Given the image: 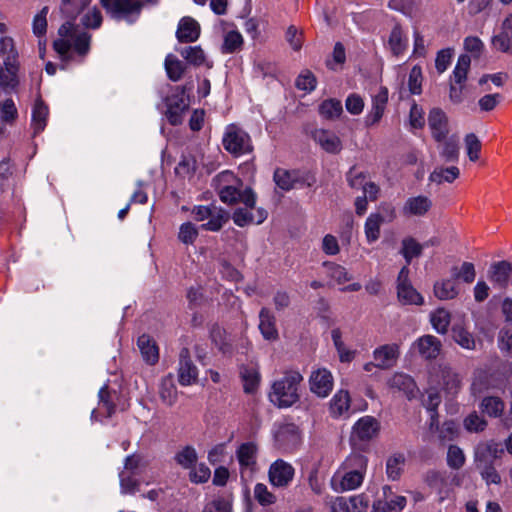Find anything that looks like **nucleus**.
I'll list each match as a JSON object with an SVG mask.
<instances>
[{
  "mask_svg": "<svg viewBox=\"0 0 512 512\" xmlns=\"http://www.w3.org/2000/svg\"><path fill=\"white\" fill-rule=\"evenodd\" d=\"M302 380L299 372L287 371L281 379L272 384L270 401L279 408L292 406L299 400L298 387Z\"/></svg>",
  "mask_w": 512,
  "mask_h": 512,
  "instance_id": "nucleus-1",
  "label": "nucleus"
},
{
  "mask_svg": "<svg viewBox=\"0 0 512 512\" xmlns=\"http://www.w3.org/2000/svg\"><path fill=\"white\" fill-rule=\"evenodd\" d=\"M497 453L498 446L493 443L480 444L475 450V465L487 485L501 483V476L492 465V461L497 457Z\"/></svg>",
  "mask_w": 512,
  "mask_h": 512,
  "instance_id": "nucleus-2",
  "label": "nucleus"
},
{
  "mask_svg": "<svg viewBox=\"0 0 512 512\" xmlns=\"http://www.w3.org/2000/svg\"><path fill=\"white\" fill-rule=\"evenodd\" d=\"M432 138L441 159L446 163L457 162L460 155V139L451 130H432Z\"/></svg>",
  "mask_w": 512,
  "mask_h": 512,
  "instance_id": "nucleus-3",
  "label": "nucleus"
},
{
  "mask_svg": "<svg viewBox=\"0 0 512 512\" xmlns=\"http://www.w3.org/2000/svg\"><path fill=\"white\" fill-rule=\"evenodd\" d=\"M101 4L113 18L133 23L144 6V0H101Z\"/></svg>",
  "mask_w": 512,
  "mask_h": 512,
  "instance_id": "nucleus-4",
  "label": "nucleus"
},
{
  "mask_svg": "<svg viewBox=\"0 0 512 512\" xmlns=\"http://www.w3.org/2000/svg\"><path fill=\"white\" fill-rule=\"evenodd\" d=\"M380 422L372 416L361 417L352 427L350 443L353 447L361 446L376 438L380 432Z\"/></svg>",
  "mask_w": 512,
  "mask_h": 512,
  "instance_id": "nucleus-5",
  "label": "nucleus"
},
{
  "mask_svg": "<svg viewBox=\"0 0 512 512\" xmlns=\"http://www.w3.org/2000/svg\"><path fill=\"white\" fill-rule=\"evenodd\" d=\"M409 268L403 266L397 277V298L402 305H422L424 299L412 286L409 279Z\"/></svg>",
  "mask_w": 512,
  "mask_h": 512,
  "instance_id": "nucleus-6",
  "label": "nucleus"
},
{
  "mask_svg": "<svg viewBox=\"0 0 512 512\" xmlns=\"http://www.w3.org/2000/svg\"><path fill=\"white\" fill-rule=\"evenodd\" d=\"M219 198L228 205H235L242 202L245 206L254 208L256 204V194L247 187L243 191L233 185H225L218 191Z\"/></svg>",
  "mask_w": 512,
  "mask_h": 512,
  "instance_id": "nucleus-7",
  "label": "nucleus"
},
{
  "mask_svg": "<svg viewBox=\"0 0 512 512\" xmlns=\"http://www.w3.org/2000/svg\"><path fill=\"white\" fill-rule=\"evenodd\" d=\"M224 148L234 155L252 151L249 135L245 130H229L223 137Z\"/></svg>",
  "mask_w": 512,
  "mask_h": 512,
  "instance_id": "nucleus-8",
  "label": "nucleus"
},
{
  "mask_svg": "<svg viewBox=\"0 0 512 512\" xmlns=\"http://www.w3.org/2000/svg\"><path fill=\"white\" fill-rule=\"evenodd\" d=\"M198 380V369L194 365L188 348L181 349L179 354L178 382L182 386H189Z\"/></svg>",
  "mask_w": 512,
  "mask_h": 512,
  "instance_id": "nucleus-9",
  "label": "nucleus"
},
{
  "mask_svg": "<svg viewBox=\"0 0 512 512\" xmlns=\"http://www.w3.org/2000/svg\"><path fill=\"white\" fill-rule=\"evenodd\" d=\"M268 476L275 487H286L293 480L294 468L291 464L278 459L270 465Z\"/></svg>",
  "mask_w": 512,
  "mask_h": 512,
  "instance_id": "nucleus-10",
  "label": "nucleus"
},
{
  "mask_svg": "<svg viewBox=\"0 0 512 512\" xmlns=\"http://www.w3.org/2000/svg\"><path fill=\"white\" fill-rule=\"evenodd\" d=\"M444 390L450 395H456L461 389L462 380L460 375L448 364H439L435 369Z\"/></svg>",
  "mask_w": 512,
  "mask_h": 512,
  "instance_id": "nucleus-11",
  "label": "nucleus"
},
{
  "mask_svg": "<svg viewBox=\"0 0 512 512\" xmlns=\"http://www.w3.org/2000/svg\"><path fill=\"white\" fill-rule=\"evenodd\" d=\"M363 474L339 470L331 479V487L335 492H343L358 488L363 480Z\"/></svg>",
  "mask_w": 512,
  "mask_h": 512,
  "instance_id": "nucleus-12",
  "label": "nucleus"
},
{
  "mask_svg": "<svg viewBox=\"0 0 512 512\" xmlns=\"http://www.w3.org/2000/svg\"><path fill=\"white\" fill-rule=\"evenodd\" d=\"M512 274V263L507 260L494 262L488 269V279L495 287L506 289Z\"/></svg>",
  "mask_w": 512,
  "mask_h": 512,
  "instance_id": "nucleus-13",
  "label": "nucleus"
},
{
  "mask_svg": "<svg viewBox=\"0 0 512 512\" xmlns=\"http://www.w3.org/2000/svg\"><path fill=\"white\" fill-rule=\"evenodd\" d=\"M388 103V89L381 86L378 92L372 96L371 110L366 116V125L374 126L379 123Z\"/></svg>",
  "mask_w": 512,
  "mask_h": 512,
  "instance_id": "nucleus-14",
  "label": "nucleus"
},
{
  "mask_svg": "<svg viewBox=\"0 0 512 512\" xmlns=\"http://www.w3.org/2000/svg\"><path fill=\"white\" fill-rule=\"evenodd\" d=\"M311 137L328 153H339L342 149L340 138L332 130H311Z\"/></svg>",
  "mask_w": 512,
  "mask_h": 512,
  "instance_id": "nucleus-15",
  "label": "nucleus"
},
{
  "mask_svg": "<svg viewBox=\"0 0 512 512\" xmlns=\"http://www.w3.org/2000/svg\"><path fill=\"white\" fill-rule=\"evenodd\" d=\"M311 391L320 397H326L333 386V377L326 369H319L310 376Z\"/></svg>",
  "mask_w": 512,
  "mask_h": 512,
  "instance_id": "nucleus-16",
  "label": "nucleus"
},
{
  "mask_svg": "<svg viewBox=\"0 0 512 512\" xmlns=\"http://www.w3.org/2000/svg\"><path fill=\"white\" fill-rule=\"evenodd\" d=\"M200 36V26L191 17H183L176 31V37L180 43L195 42Z\"/></svg>",
  "mask_w": 512,
  "mask_h": 512,
  "instance_id": "nucleus-17",
  "label": "nucleus"
},
{
  "mask_svg": "<svg viewBox=\"0 0 512 512\" xmlns=\"http://www.w3.org/2000/svg\"><path fill=\"white\" fill-rule=\"evenodd\" d=\"M399 356V347L396 344L383 345L374 351L375 365L380 369H389L394 366Z\"/></svg>",
  "mask_w": 512,
  "mask_h": 512,
  "instance_id": "nucleus-18",
  "label": "nucleus"
},
{
  "mask_svg": "<svg viewBox=\"0 0 512 512\" xmlns=\"http://www.w3.org/2000/svg\"><path fill=\"white\" fill-rule=\"evenodd\" d=\"M415 347L425 359H435L441 351V341L432 335H424L415 342Z\"/></svg>",
  "mask_w": 512,
  "mask_h": 512,
  "instance_id": "nucleus-19",
  "label": "nucleus"
},
{
  "mask_svg": "<svg viewBox=\"0 0 512 512\" xmlns=\"http://www.w3.org/2000/svg\"><path fill=\"white\" fill-rule=\"evenodd\" d=\"M251 207L238 208L233 213L232 219L234 223L239 227H244L252 223L261 224L267 218V211L259 208L257 209V215L254 216L250 211Z\"/></svg>",
  "mask_w": 512,
  "mask_h": 512,
  "instance_id": "nucleus-20",
  "label": "nucleus"
},
{
  "mask_svg": "<svg viewBox=\"0 0 512 512\" xmlns=\"http://www.w3.org/2000/svg\"><path fill=\"white\" fill-rule=\"evenodd\" d=\"M432 207V201L427 196L410 197L403 206V214L409 216H424Z\"/></svg>",
  "mask_w": 512,
  "mask_h": 512,
  "instance_id": "nucleus-21",
  "label": "nucleus"
},
{
  "mask_svg": "<svg viewBox=\"0 0 512 512\" xmlns=\"http://www.w3.org/2000/svg\"><path fill=\"white\" fill-rule=\"evenodd\" d=\"M166 105V117L168 118L169 124L172 126L181 125L182 113L187 109L188 106L183 97H168L166 99Z\"/></svg>",
  "mask_w": 512,
  "mask_h": 512,
  "instance_id": "nucleus-22",
  "label": "nucleus"
},
{
  "mask_svg": "<svg viewBox=\"0 0 512 512\" xmlns=\"http://www.w3.org/2000/svg\"><path fill=\"white\" fill-rule=\"evenodd\" d=\"M273 178L276 185L284 191L294 189L299 183L303 182L298 171H289L281 168L275 170Z\"/></svg>",
  "mask_w": 512,
  "mask_h": 512,
  "instance_id": "nucleus-23",
  "label": "nucleus"
},
{
  "mask_svg": "<svg viewBox=\"0 0 512 512\" xmlns=\"http://www.w3.org/2000/svg\"><path fill=\"white\" fill-rule=\"evenodd\" d=\"M460 176V169L457 166H437L429 175V181L437 185L453 183Z\"/></svg>",
  "mask_w": 512,
  "mask_h": 512,
  "instance_id": "nucleus-24",
  "label": "nucleus"
},
{
  "mask_svg": "<svg viewBox=\"0 0 512 512\" xmlns=\"http://www.w3.org/2000/svg\"><path fill=\"white\" fill-rule=\"evenodd\" d=\"M391 388L403 392L407 398L411 399L417 391L416 383L413 378L407 374L396 373L389 381Z\"/></svg>",
  "mask_w": 512,
  "mask_h": 512,
  "instance_id": "nucleus-25",
  "label": "nucleus"
},
{
  "mask_svg": "<svg viewBox=\"0 0 512 512\" xmlns=\"http://www.w3.org/2000/svg\"><path fill=\"white\" fill-rule=\"evenodd\" d=\"M138 347L144 361L150 365L155 364L159 359L158 347L155 341L147 334H143L138 338Z\"/></svg>",
  "mask_w": 512,
  "mask_h": 512,
  "instance_id": "nucleus-26",
  "label": "nucleus"
},
{
  "mask_svg": "<svg viewBox=\"0 0 512 512\" xmlns=\"http://www.w3.org/2000/svg\"><path fill=\"white\" fill-rule=\"evenodd\" d=\"M164 67L168 78L173 82L179 81L187 70V64L171 53L166 56Z\"/></svg>",
  "mask_w": 512,
  "mask_h": 512,
  "instance_id": "nucleus-27",
  "label": "nucleus"
},
{
  "mask_svg": "<svg viewBox=\"0 0 512 512\" xmlns=\"http://www.w3.org/2000/svg\"><path fill=\"white\" fill-rule=\"evenodd\" d=\"M406 505V498L401 495H394L380 499L373 504V512H400Z\"/></svg>",
  "mask_w": 512,
  "mask_h": 512,
  "instance_id": "nucleus-28",
  "label": "nucleus"
},
{
  "mask_svg": "<svg viewBox=\"0 0 512 512\" xmlns=\"http://www.w3.org/2000/svg\"><path fill=\"white\" fill-rule=\"evenodd\" d=\"M259 329L267 340H276L278 331L275 327V318L267 308H262L259 314Z\"/></svg>",
  "mask_w": 512,
  "mask_h": 512,
  "instance_id": "nucleus-29",
  "label": "nucleus"
},
{
  "mask_svg": "<svg viewBox=\"0 0 512 512\" xmlns=\"http://www.w3.org/2000/svg\"><path fill=\"white\" fill-rule=\"evenodd\" d=\"M459 294V288L456 281L444 279L434 284V295L440 300L454 299Z\"/></svg>",
  "mask_w": 512,
  "mask_h": 512,
  "instance_id": "nucleus-30",
  "label": "nucleus"
},
{
  "mask_svg": "<svg viewBox=\"0 0 512 512\" xmlns=\"http://www.w3.org/2000/svg\"><path fill=\"white\" fill-rule=\"evenodd\" d=\"M257 451V445L253 442L241 444L236 452L240 466L252 468L256 464Z\"/></svg>",
  "mask_w": 512,
  "mask_h": 512,
  "instance_id": "nucleus-31",
  "label": "nucleus"
},
{
  "mask_svg": "<svg viewBox=\"0 0 512 512\" xmlns=\"http://www.w3.org/2000/svg\"><path fill=\"white\" fill-rule=\"evenodd\" d=\"M382 213H372L365 222V235L369 243L375 242L380 237V227L385 222Z\"/></svg>",
  "mask_w": 512,
  "mask_h": 512,
  "instance_id": "nucleus-32",
  "label": "nucleus"
},
{
  "mask_svg": "<svg viewBox=\"0 0 512 512\" xmlns=\"http://www.w3.org/2000/svg\"><path fill=\"white\" fill-rule=\"evenodd\" d=\"M504 408V402L497 396L484 397L479 404L480 411L492 418L500 417Z\"/></svg>",
  "mask_w": 512,
  "mask_h": 512,
  "instance_id": "nucleus-33",
  "label": "nucleus"
},
{
  "mask_svg": "<svg viewBox=\"0 0 512 512\" xmlns=\"http://www.w3.org/2000/svg\"><path fill=\"white\" fill-rule=\"evenodd\" d=\"M423 246L413 237H406L401 241L400 254L404 257L406 265L411 263L413 258L420 257L422 255Z\"/></svg>",
  "mask_w": 512,
  "mask_h": 512,
  "instance_id": "nucleus-34",
  "label": "nucleus"
},
{
  "mask_svg": "<svg viewBox=\"0 0 512 512\" xmlns=\"http://www.w3.org/2000/svg\"><path fill=\"white\" fill-rule=\"evenodd\" d=\"M368 465L366 456L360 453H351L342 463L341 471H352L365 475Z\"/></svg>",
  "mask_w": 512,
  "mask_h": 512,
  "instance_id": "nucleus-35",
  "label": "nucleus"
},
{
  "mask_svg": "<svg viewBox=\"0 0 512 512\" xmlns=\"http://www.w3.org/2000/svg\"><path fill=\"white\" fill-rule=\"evenodd\" d=\"M452 338L462 348L467 350L476 349V340L472 333L461 325H454L452 327Z\"/></svg>",
  "mask_w": 512,
  "mask_h": 512,
  "instance_id": "nucleus-36",
  "label": "nucleus"
},
{
  "mask_svg": "<svg viewBox=\"0 0 512 512\" xmlns=\"http://www.w3.org/2000/svg\"><path fill=\"white\" fill-rule=\"evenodd\" d=\"M182 58L186 61V64L193 66H200L205 63L206 56L200 46H187L183 48L175 49Z\"/></svg>",
  "mask_w": 512,
  "mask_h": 512,
  "instance_id": "nucleus-37",
  "label": "nucleus"
},
{
  "mask_svg": "<svg viewBox=\"0 0 512 512\" xmlns=\"http://www.w3.org/2000/svg\"><path fill=\"white\" fill-rule=\"evenodd\" d=\"M159 396L162 402L168 406H172L177 400V388L174 384L172 375H168L162 379Z\"/></svg>",
  "mask_w": 512,
  "mask_h": 512,
  "instance_id": "nucleus-38",
  "label": "nucleus"
},
{
  "mask_svg": "<svg viewBox=\"0 0 512 512\" xmlns=\"http://www.w3.org/2000/svg\"><path fill=\"white\" fill-rule=\"evenodd\" d=\"M451 276L456 280H462L466 284H470L475 280V266L471 262H463L461 267L453 266L451 268Z\"/></svg>",
  "mask_w": 512,
  "mask_h": 512,
  "instance_id": "nucleus-39",
  "label": "nucleus"
},
{
  "mask_svg": "<svg viewBox=\"0 0 512 512\" xmlns=\"http://www.w3.org/2000/svg\"><path fill=\"white\" fill-rule=\"evenodd\" d=\"M343 112L342 103L337 99H327L319 106V113L326 119H333L339 117Z\"/></svg>",
  "mask_w": 512,
  "mask_h": 512,
  "instance_id": "nucleus-40",
  "label": "nucleus"
},
{
  "mask_svg": "<svg viewBox=\"0 0 512 512\" xmlns=\"http://www.w3.org/2000/svg\"><path fill=\"white\" fill-rule=\"evenodd\" d=\"M470 64V56L467 54H462L459 56L457 64L453 70V80L455 84L463 85V83L466 81Z\"/></svg>",
  "mask_w": 512,
  "mask_h": 512,
  "instance_id": "nucleus-41",
  "label": "nucleus"
},
{
  "mask_svg": "<svg viewBox=\"0 0 512 512\" xmlns=\"http://www.w3.org/2000/svg\"><path fill=\"white\" fill-rule=\"evenodd\" d=\"M349 407L350 397L347 391L340 390L333 396L330 404V409L334 415H342L345 411L349 409Z\"/></svg>",
  "mask_w": 512,
  "mask_h": 512,
  "instance_id": "nucleus-42",
  "label": "nucleus"
},
{
  "mask_svg": "<svg viewBox=\"0 0 512 512\" xmlns=\"http://www.w3.org/2000/svg\"><path fill=\"white\" fill-rule=\"evenodd\" d=\"M450 320V313L443 308L437 309L431 314V323L434 329L440 334H445L448 331Z\"/></svg>",
  "mask_w": 512,
  "mask_h": 512,
  "instance_id": "nucleus-43",
  "label": "nucleus"
},
{
  "mask_svg": "<svg viewBox=\"0 0 512 512\" xmlns=\"http://www.w3.org/2000/svg\"><path fill=\"white\" fill-rule=\"evenodd\" d=\"M464 145L470 161L475 162L480 157L481 141L475 133H468L464 138Z\"/></svg>",
  "mask_w": 512,
  "mask_h": 512,
  "instance_id": "nucleus-44",
  "label": "nucleus"
},
{
  "mask_svg": "<svg viewBox=\"0 0 512 512\" xmlns=\"http://www.w3.org/2000/svg\"><path fill=\"white\" fill-rule=\"evenodd\" d=\"M405 462V458L402 454H394L389 457L386 462V473L389 479H399L402 472V465Z\"/></svg>",
  "mask_w": 512,
  "mask_h": 512,
  "instance_id": "nucleus-45",
  "label": "nucleus"
},
{
  "mask_svg": "<svg viewBox=\"0 0 512 512\" xmlns=\"http://www.w3.org/2000/svg\"><path fill=\"white\" fill-rule=\"evenodd\" d=\"M389 47L392 53L396 56L403 53L406 48V42L403 38L402 30L399 26H395L389 36L388 40Z\"/></svg>",
  "mask_w": 512,
  "mask_h": 512,
  "instance_id": "nucleus-46",
  "label": "nucleus"
},
{
  "mask_svg": "<svg viewBox=\"0 0 512 512\" xmlns=\"http://www.w3.org/2000/svg\"><path fill=\"white\" fill-rule=\"evenodd\" d=\"M175 461L185 469L191 468L197 462V453L192 446H186L176 453Z\"/></svg>",
  "mask_w": 512,
  "mask_h": 512,
  "instance_id": "nucleus-47",
  "label": "nucleus"
},
{
  "mask_svg": "<svg viewBox=\"0 0 512 512\" xmlns=\"http://www.w3.org/2000/svg\"><path fill=\"white\" fill-rule=\"evenodd\" d=\"M48 107L42 99H37L32 111V119L38 128H44L47 125Z\"/></svg>",
  "mask_w": 512,
  "mask_h": 512,
  "instance_id": "nucleus-48",
  "label": "nucleus"
},
{
  "mask_svg": "<svg viewBox=\"0 0 512 512\" xmlns=\"http://www.w3.org/2000/svg\"><path fill=\"white\" fill-rule=\"evenodd\" d=\"M464 427L469 432L479 433L486 429L487 421L474 411L464 419Z\"/></svg>",
  "mask_w": 512,
  "mask_h": 512,
  "instance_id": "nucleus-49",
  "label": "nucleus"
},
{
  "mask_svg": "<svg viewBox=\"0 0 512 512\" xmlns=\"http://www.w3.org/2000/svg\"><path fill=\"white\" fill-rule=\"evenodd\" d=\"M317 80L314 74L306 70L302 72L295 81V86L299 90H303L305 92H311L316 88Z\"/></svg>",
  "mask_w": 512,
  "mask_h": 512,
  "instance_id": "nucleus-50",
  "label": "nucleus"
},
{
  "mask_svg": "<svg viewBox=\"0 0 512 512\" xmlns=\"http://www.w3.org/2000/svg\"><path fill=\"white\" fill-rule=\"evenodd\" d=\"M465 463V456L458 446L451 445L448 448L447 453V464L452 469H460Z\"/></svg>",
  "mask_w": 512,
  "mask_h": 512,
  "instance_id": "nucleus-51",
  "label": "nucleus"
},
{
  "mask_svg": "<svg viewBox=\"0 0 512 512\" xmlns=\"http://www.w3.org/2000/svg\"><path fill=\"white\" fill-rule=\"evenodd\" d=\"M0 117L5 124L11 125L17 117L16 106L11 99L0 103Z\"/></svg>",
  "mask_w": 512,
  "mask_h": 512,
  "instance_id": "nucleus-52",
  "label": "nucleus"
},
{
  "mask_svg": "<svg viewBox=\"0 0 512 512\" xmlns=\"http://www.w3.org/2000/svg\"><path fill=\"white\" fill-rule=\"evenodd\" d=\"M228 219L229 215L226 211L216 209V212L212 213L211 219L203 224L202 227L206 230L218 231Z\"/></svg>",
  "mask_w": 512,
  "mask_h": 512,
  "instance_id": "nucleus-53",
  "label": "nucleus"
},
{
  "mask_svg": "<svg viewBox=\"0 0 512 512\" xmlns=\"http://www.w3.org/2000/svg\"><path fill=\"white\" fill-rule=\"evenodd\" d=\"M244 381V391L246 393H253L256 391L259 384V374L254 369L245 368L241 372Z\"/></svg>",
  "mask_w": 512,
  "mask_h": 512,
  "instance_id": "nucleus-54",
  "label": "nucleus"
},
{
  "mask_svg": "<svg viewBox=\"0 0 512 512\" xmlns=\"http://www.w3.org/2000/svg\"><path fill=\"white\" fill-rule=\"evenodd\" d=\"M494 47L505 53H512V34L502 30L501 33L493 37Z\"/></svg>",
  "mask_w": 512,
  "mask_h": 512,
  "instance_id": "nucleus-55",
  "label": "nucleus"
},
{
  "mask_svg": "<svg viewBox=\"0 0 512 512\" xmlns=\"http://www.w3.org/2000/svg\"><path fill=\"white\" fill-rule=\"evenodd\" d=\"M197 236L198 230L191 222L184 223L180 226L178 238L182 243L186 245L193 244Z\"/></svg>",
  "mask_w": 512,
  "mask_h": 512,
  "instance_id": "nucleus-56",
  "label": "nucleus"
},
{
  "mask_svg": "<svg viewBox=\"0 0 512 512\" xmlns=\"http://www.w3.org/2000/svg\"><path fill=\"white\" fill-rule=\"evenodd\" d=\"M243 43L241 34L237 31H230L226 34L223 44V52L232 53Z\"/></svg>",
  "mask_w": 512,
  "mask_h": 512,
  "instance_id": "nucleus-57",
  "label": "nucleus"
},
{
  "mask_svg": "<svg viewBox=\"0 0 512 512\" xmlns=\"http://www.w3.org/2000/svg\"><path fill=\"white\" fill-rule=\"evenodd\" d=\"M255 499L263 506L275 503L276 497L268 491L265 484L258 483L254 488Z\"/></svg>",
  "mask_w": 512,
  "mask_h": 512,
  "instance_id": "nucleus-58",
  "label": "nucleus"
},
{
  "mask_svg": "<svg viewBox=\"0 0 512 512\" xmlns=\"http://www.w3.org/2000/svg\"><path fill=\"white\" fill-rule=\"evenodd\" d=\"M17 84L16 75L13 70V65L10 64L6 68H0V88L9 89L14 88Z\"/></svg>",
  "mask_w": 512,
  "mask_h": 512,
  "instance_id": "nucleus-59",
  "label": "nucleus"
},
{
  "mask_svg": "<svg viewBox=\"0 0 512 512\" xmlns=\"http://www.w3.org/2000/svg\"><path fill=\"white\" fill-rule=\"evenodd\" d=\"M367 176L363 172H357L355 167H351L347 173V181L351 188L353 189H364L367 184L366 180Z\"/></svg>",
  "mask_w": 512,
  "mask_h": 512,
  "instance_id": "nucleus-60",
  "label": "nucleus"
},
{
  "mask_svg": "<svg viewBox=\"0 0 512 512\" xmlns=\"http://www.w3.org/2000/svg\"><path fill=\"white\" fill-rule=\"evenodd\" d=\"M345 107L349 113L358 115L363 111L364 100L360 95L352 93L346 98Z\"/></svg>",
  "mask_w": 512,
  "mask_h": 512,
  "instance_id": "nucleus-61",
  "label": "nucleus"
},
{
  "mask_svg": "<svg viewBox=\"0 0 512 512\" xmlns=\"http://www.w3.org/2000/svg\"><path fill=\"white\" fill-rule=\"evenodd\" d=\"M426 484L441 492V489L446 485L445 477L439 472L435 470H430L425 474L424 478Z\"/></svg>",
  "mask_w": 512,
  "mask_h": 512,
  "instance_id": "nucleus-62",
  "label": "nucleus"
},
{
  "mask_svg": "<svg viewBox=\"0 0 512 512\" xmlns=\"http://www.w3.org/2000/svg\"><path fill=\"white\" fill-rule=\"evenodd\" d=\"M498 345L502 352L512 356V330L502 328L499 332Z\"/></svg>",
  "mask_w": 512,
  "mask_h": 512,
  "instance_id": "nucleus-63",
  "label": "nucleus"
},
{
  "mask_svg": "<svg viewBox=\"0 0 512 512\" xmlns=\"http://www.w3.org/2000/svg\"><path fill=\"white\" fill-rule=\"evenodd\" d=\"M203 512H231V503L224 498H217L207 503Z\"/></svg>",
  "mask_w": 512,
  "mask_h": 512,
  "instance_id": "nucleus-64",
  "label": "nucleus"
}]
</instances>
